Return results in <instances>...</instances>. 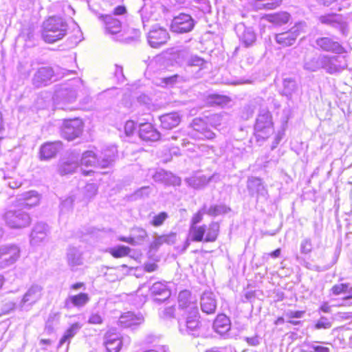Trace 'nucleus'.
<instances>
[{"mask_svg": "<svg viewBox=\"0 0 352 352\" xmlns=\"http://www.w3.org/2000/svg\"><path fill=\"white\" fill-rule=\"evenodd\" d=\"M194 25V21L190 15L180 14L174 17L170 28L173 32L183 34L190 32Z\"/></svg>", "mask_w": 352, "mask_h": 352, "instance_id": "nucleus-17", "label": "nucleus"}, {"mask_svg": "<svg viewBox=\"0 0 352 352\" xmlns=\"http://www.w3.org/2000/svg\"><path fill=\"white\" fill-rule=\"evenodd\" d=\"M319 21L324 25L338 29L343 35L348 32V25L342 15L338 14H327L320 16Z\"/></svg>", "mask_w": 352, "mask_h": 352, "instance_id": "nucleus-11", "label": "nucleus"}, {"mask_svg": "<svg viewBox=\"0 0 352 352\" xmlns=\"http://www.w3.org/2000/svg\"><path fill=\"white\" fill-rule=\"evenodd\" d=\"M176 241V234L171 232L168 234L156 236L154 241L151 243L150 248L157 250L162 244L166 243L171 245L175 243Z\"/></svg>", "mask_w": 352, "mask_h": 352, "instance_id": "nucleus-37", "label": "nucleus"}, {"mask_svg": "<svg viewBox=\"0 0 352 352\" xmlns=\"http://www.w3.org/2000/svg\"><path fill=\"white\" fill-rule=\"evenodd\" d=\"M179 307L183 309H187L188 313L192 312L195 309H198L196 303L191 300L190 292L188 290H184L179 292L178 296Z\"/></svg>", "mask_w": 352, "mask_h": 352, "instance_id": "nucleus-32", "label": "nucleus"}, {"mask_svg": "<svg viewBox=\"0 0 352 352\" xmlns=\"http://www.w3.org/2000/svg\"><path fill=\"white\" fill-rule=\"evenodd\" d=\"M170 36L165 28L155 25L148 32L147 40L151 47L158 48L165 45Z\"/></svg>", "mask_w": 352, "mask_h": 352, "instance_id": "nucleus-13", "label": "nucleus"}, {"mask_svg": "<svg viewBox=\"0 0 352 352\" xmlns=\"http://www.w3.org/2000/svg\"><path fill=\"white\" fill-rule=\"evenodd\" d=\"M187 64L188 65L191 67L195 66L202 68L206 64V61L202 58L198 56H191L188 58Z\"/></svg>", "mask_w": 352, "mask_h": 352, "instance_id": "nucleus-53", "label": "nucleus"}, {"mask_svg": "<svg viewBox=\"0 0 352 352\" xmlns=\"http://www.w3.org/2000/svg\"><path fill=\"white\" fill-rule=\"evenodd\" d=\"M347 67L346 60L342 56L324 55L323 69L331 74L340 73Z\"/></svg>", "mask_w": 352, "mask_h": 352, "instance_id": "nucleus-14", "label": "nucleus"}, {"mask_svg": "<svg viewBox=\"0 0 352 352\" xmlns=\"http://www.w3.org/2000/svg\"><path fill=\"white\" fill-rule=\"evenodd\" d=\"M255 135L258 139L265 140L274 132L272 118L265 109L260 110L254 125Z\"/></svg>", "mask_w": 352, "mask_h": 352, "instance_id": "nucleus-5", "label": "nucleus"}, {"mask_svg": "<svg viewBox=\"0 0 352 352\" xmlns=\"http://www.w3.org/2000/svg\"><path fill=\"white\" fill-rule=\"evenodd\" d=\"M135 240L143 241L147 236V232L141 228H135L133 230Z\"/></svg>", "mask_w": 352, "mask_h": 352, "instance_id": "nucleus-57", "label": "nucleus"}, {"mask_svg": "<svg viewBox=\"0 0 352 352\" xmlns=\"http://www.w3.org/2000/svg\"><path fill=\"white\" fill-rule=\"evenodd\" d=\"M117 154V148L113 145L106 147L100 155L94 151L89 150V166L101 168L109 167L115 162Z\"/></svg>", "mask_w": 352, "mask_h": 352, "instance_id": "nucleus-4", "label": "nucleus"}, {"mask_svg": "<svg viewBox=\"0 0 352 352\" xmlns=\"http://www.w3.org/2000/svg\"><path fill=\"white\" fill-rule=\"evenodd\" d=\"M150 291L154 296L153 300L157 302H164L170 296V292L167 286L161 282L154 283L150 288Z\"/></svg>", "mask_w": 352, "mask_h": 352, "instance_id": "nucleus-25", "label": "nucleus"}, {"mask_svg": "<svg viewBox=\"0 0 352 352\" xmlns=\"http://www.w3.org/2000/svg\"><path fill=\"white\" fill-rule=\"evenodd\" d=\"M206 214L203 208L198 211L192 218L191 219V225L190 226H196L197 223L201 221L203 218V214Z\"/></svg>", "mask_w": 352, "mask_h": 352, "instance_id": "nucleus-60", "label": "nucleus"}, {"mask_svg": "<svg viewBox=\"0 0 352 352\" xmlns=\"http://www.w3.org/2000/svg\"><path fill=\"white\" fill-rule=\"evenodd\" d=\"M235 31L241 42L245 46H252L256 40V35L252 28L246 27L244 23H239L235 26Z\"/></svg>", "mask_w": 352, "mask_h": 352, "instance_id": "nucleus-20", "label": "nucleus"}, {"mask_svg": "<svg viewBox=\"0 0 352 352\" xmlns=\"http://www.w3.org/2000/svg\"><path fill=\"white\" fill-rule=\"evenodd\" d=\"M77 97L76 87H62L55 91L54 101L60 109H65L62 104H69L74 102Z\"/></svg>", "mask_w": 352, "mask_h": 352, "instance_id": "nucleus-12", "label": "nucleus"}, {"mask_svg": "<svg viewBox=\"0 0 352 352\" xmlns=\"http://www.w3.org/2000/svg\"><path fill=\"white\" fill-rule=\"evenodd\" d=\"M204 212L210 216L217 217L221 214H226L230 211V208L225 204L212 205L208 209L206 206L203 207Z\"/></svg>", "mask_w": 352, "mask_h": 352, "instance_id": "nucleus-40", "label": "nucleus"}, {"mask_svg": "<svg viewBox=\"0 0 352 352\" xmlns=\"http://www.w3.org/2000/svg\"><path fill=\"white\" fill-rule=\"evenodd\" d=\"M331 322L325 317H321L315 324V329H329L331 327Z\"/></svg>", "mask_w": 352, "mask_h": 352, "instance_id": "nucleus-56", "label": "nucleus"}, {"mask_svg": "<svg viewBox=\"0 0 352 352\" xmlns=\"http://www.w3.org/2000/svg\"><path fill=\"white\" fill-rule=\"evenodd\" d=\"M324 67V55H319L307 60L304 68L310 72H316Z\"/></svg>", "mask_w": 352, "mask_h": 352, "instance_id": "nucleus-38", "label": "nucleus"}, {"mask_svg": "<svg viewBox=\"0 0 352 352\" xmlns=\"http://www.w3.org/2000/svg\"><path fill=\"white\" fill-rule=\"evenodd\" d=\"M213 329L221 336L226 334L230 329V319L224 314L218 315L213 322Z\"/></svg>", "mask_w": 352, "mask_h": 352, "instance_id": "nucleus-33", "label": "nucleus"}, {"mask_svg": "<svg viewBox=\"0 0 352 352\" xmlns=\"http://www.w3.org/2000/svg\"><path fill=\"white\" fill-rule=\"evenodd\" d=\"M87 300V294L85 293L69 296L65 300V307L67 309H70L74 307H80L86 304Z\"/></svg>", "mask_w": 352, "mask_h": 352, "instance_id": "nucleus-34", "label": "nucleus"}, {"mask_svg": "<svg viewBox=\"0 0 352 352\" xmlns=\"http://www.w3.org/2000/svg\"><path fill=\"white\" fill-rule=\"evenodd\" d=\"M219 232V225L217 222H212L207 230L205 242H214L217 240Z\"/></svg>", "mask_w": 352, "mask_h": 352, "instance_id": "nucleus-45", "label": "nucleus"}, {"mask_svg": "<svg viewBox=\"0 0 352 352\" xmlns=\"http://www.w3.org/2000/svg\"><path fill=\"white\" fill-rule=\"evenodd\" d=\"M216 175L207 177L205 175L194 176L186 179L188 185L195 189H200L206 186L209 182L214 179Z\"/></svg>", "mask_w": 352, "mask_h": 352, "instance_id": "nucleus-36", "label": "nucleus"}, {"mask_svg": "<svg viewBox=\"0 0 352 352\" xmlns=\"http://www.w3.org/2000/svg\"><path fill=\"white\" fill-rule=\"evenodd\" d=\"M245 340L249 345L253 346H258L260 344V339L257 336L253 337H245Z\"/></svg>", "mask_w": 352, "mask_h": 352, "instance_id": "nucleus-62", "label": "nucleus"}, {"mask_svg": "<svg viewBox=\"0 0 352 352\" xmlns=\"http://www.w3.org/2000/svg\"><path fill=\"white\" fill-rule=\"evenodd\" d=\"M74 199L72 197H69L61 201L60 204V212H67L72 209Z\"/></svg>", "mask_w": 352, "mask_h": 352, "instance_id": "nucleus-54", "label": "nucleus"}, {"mask_svg": "<svg viewBox=\"0 0 352 352\" xmlns=\"http://www.w3.org/2000/svg\"><path fill=\"white\" fill-rule=\"evenodd\" d=\"M144 320L142 316L135 315L134 313L129 311L122 314L119 319V323L121 327L124 328L132 327L140 324Z\"/></svg>", "mask_w": 352, "mask_h": 352, "instance_id": "nucleus-27", "label": "nucleus"}, {"mask_svg": "<svg viewBox=\"0 0 352 352\" xmlns=\"http://www.w3.org/2000/svg\"><path fill=\"white\" fill-rule=\"evenodd\" d=\"M53 76L54 71L52 67H40L33 76L32 83L36 87L45 86L50 81Z\"/></svg>", "mask_w": 352, "mask_h": 352, "instance_id": "nucleus-21", "label": "nucleus"}, {"mask_svg": "<svg viewBox=\"0 0 352 352\" xmlns=\"http://www.w3.org/2000/svg\"><path fill=\"white\" fill-rule=\"evenodd\" d=\"M5 179H9V181L7 183V185L12 189L17 188L21 185V182L11 177H4Z\"/></svg>", "mask_w": 352, "mask_h": 352, "instance_id": "nucleus-61", "label": "nucleus"}, {"mask_svg": "<svg viewBox=\"0 0 352 352\" xmlns=\"http://www.w3.org/2000/svg\"><path fill=\"white\" fill-rule=\"evenodd\" d=\"M6 225L12 229H23L28 227L32 221L29 213L23 210H10L4 214Z\"/></svg>", "mask_w": 352, "mask_h": 352, "instance_id": "nucleus-6", "label": "nucleus"}, {"mask_svg": "<svg viewBox=\"0 0 352 352\" xmlns=\"http://www.w3.org/2000/svg\"><path fill=\"white\" fill-rule=\"evenodd\" d=\"M40 195L35 190L25 192L21 195L19 201L21 204L29 208L37 206L40 202Z\"/></svg>", "mask_w": 352, "mask_h": 352, "instance_id": "nucleus-31", "label": "nucleus"}, {"mask_svg": "<svg viewBox=\"0 0 352 352\" xmlns=\"http://www.w3.org/2000/svg\"><path fill=\"white\" fill-rule=\"evenodd\" d=\"M116 70L114 72V75L116 78L118 79L120 82H123L124 80V76L123 74V69L122 67H119L118 65H116Z\"/></svg>", "mask_w": 352, "mask_h": 352, "instance_id": "nucleus-63", "label": "nucleus"}, {"mask_svg": "<svg viewBox=\"0 0 352 352\" xmlns=\"http://www.w3.org/2000/svg\"><path fill=\"white\" fill-rule=\"evenodd\" d=\"M21 256L20 248L13 243L0 245V270L14 265Z\"/></svg>", "mask_w": 352, "mask_h": 352, "instance_id": "nucleus-7", "label": "nucleus"}, {"mask_svg": "<svg viewBox=\"0 0 352 352\" xmlns=\"http://www.w3.org/2000/svg\"><path fill=\"white\" fill-rule=\"evenodd\" d=\"M68 25L63 19L50 17L43 25L42 37L46 43H53L67 34Z\"/></svg>", "mask_w": 352, "mask_h": 352, "instance_id": "nucleus-1", "label": "nucleus"}, {"mask_svg": "<svg viewBox=\"0 0 352 352\" xmlns=\"http://www.w3.org/2000/svg\"><path fill=\"white\" fill-rule=\"evenodd\" d=\"M201 134L203 136L202 138H204L209 140L214 138L215 136L214 133L212 132L210 129H208V126H206L205 129H204Z\"/></svg>", "mask_w": 352, "mask_h": 352, "instance_id": "nucleus-64", "label": "nucleus"}, {"mask_svg": "<svg viewBox=\"0 0 352 352\" xmlns=\"http://www.w3.org/2000/svg\"><path fill=\"white\" fill-rule=\"evenodd\" d=\"M131 248L124 245H118L111 248L109 252L115 258H120L129 255Z\"/></svg>", "mask_w": 352, "mask_h": 352, "instance_id": "nucleus-47", "label": "nucleus"}, {"mask_svg": "<svg viewBox=\"0 0 352 352\" xmlns=\"http://www.w3.org/2000/svg\"><path fill=\"white\" fill-rule=\"evenodd\" d=\"M139 136L144 141H157L160 138V133L153 128L150 123H144L140 125Z\"/></svg>", "mask_w": 352, "mask_h": 352, "instance_id": "nucleus-26", "label": "nucleus"}, {"mask_svg": "<svg viewBox=\"0 0 352 352\" xmlns=\"http://www.w3.org/2000/svg\"><path fill=\"white\" fill-rule=\"evenodd\" d=\"M331 292L336 296L340 294H348L343 298V300L350 305H352V286L350 283H340L334 285L331 288Z\"/></svg>", "mask_w": 352, "mask_h": 352, "instance_id": "nucleus-30", "label": "nucleus"}, {"mask_svg": "<svg viewBox=\"0 0 352 352\" xmlns=\"http://www.w3.org/2000/svg\"><path fill=\"white\" fill-rule=\"evenodd\" d=\"M226 118L221 114H213L211 115L208 118V122L210 125L212 126L217 128L220 126L222 124L225 123Z\"/></svg>", "mask_w": 352, "mask_h": 352, "instance_id": "nucleus-50", "label": "nucleus"}, {"mask_svg": "<svg viewBox=\"0 0 352 352\" xmlns=\"http://www.w3.org/2000/svg\"><path fill=\"white\" fill-rule=\"evenodd\" d=\"M304 24L302 23L296 24L289 30L275 35L276 42L283 47L294 44L298 36L302 32Z\"/></svg>", "mask_w": 352, "mask_h": 352, "instance_id": "nucleus-10", "label": "nucleus"}, {"mask_svg": "<svg viewBox=\"0 0 352 352\" xmlns=\"http://www.w3.org/2000/svg\"><path fill=\"white\" fill-rule=\"evenodd\" d=\"M313 245L311 239L305 238L302 240L300 245V250L302 254H307L311 252Z\"/></svg>", "mask_w": 352, "mask_h": 352, "instance_id": "nucleus-52", "label": "nucleus"}, {"mask_svg": "<svg viewBox=\"0 0 352 352\" xmlns=\"http://www.w3.org/2000/svg\"><path fill=\"white\" fill-rule=\"evenodd\" d=\"M184 81V79L182 76L175 74L171 76L165 77L162 79V82L165 84L166 86L173 87L177 82H181Z\"/></svg>", "mask_w": 352, "mask_h": 352, "instance_id": "nucleus-51", "label": "nucleus"}, {"mask_svg": "<svg viewBox=\"0 0 352 352\" xmlns=\"http://www.w3.org/2000/svg\"><path fill=\"white\" fill-rule=\"evenodd\" d=\"M59 320V316L58 314H50L46 321L44 329L45 333L51 335L55 331V327L57 326Z\"/></svg>", "mask_w": 352, "mask_h": 352, "instance_id": "nucleus-41", "label": "nucleus"}, {"mask_svg": "<svg viewBox=\"0 0 352 352\" xmlns=\"http://www.w3.org/2000/svg\"><path fill=\"white\" fill-rule=\"evenodd\" d=\"M192 126L195 131L201 133L207 126L206 122L202 119L195 118L192 122Z\"/></svg>", "mask_w": 352, "mask_h": 352, "instance_id": "nucleus-55", "label": "nucleus"}, {"mask_svg": "<svg viewBox=\"0 0 352 352\" xmlns=\"http://www.w3.org/2000/svg\"><path fill=\"white\" fill-rule=\"evenodd\" d=\"M50 234V227L43 222L36 223L32 228L30 236L31 245L37 246L44 243Z\"/></svg>", "mask_w": 352, "mask_h": 352, "instance_id": "nucleus-19", "label": "nucleus"}, {"mask_svg": "<svg viewBox=\"0 0 352 352\" xmlns=\"http://www.w3.org/2000/svg\"><path fill=\"white\" fill-rule=\"evenodd\" d=\"M247 188L250 195L256 196L257 199L267 200L269 197L267 189L259 177H249L247 181Z\"/></svg>", "mask_w": 352, "mask_h": 352, "instance_id": "nucleus-15", "label": "nucleus"}, {"mask_svg": "<svg viewBox=\"0 0 352 352\" xmlns=\"http://www.w3.org/2000/svg\"><path fill=\"white\" fill-rule=\"evenodd\" d=\"M129 337L120 336L115 329H110L104 336V343L108 352H118L122 344H129Z\"/></svg>", "mask_w": 352, "mask_h": 352, "instance_id": "nucleus-9", "label": "nucleus"}, {"mask_svg": "<svg viewBox=\"0 0 352 352\" xmlns=\"http://www.w3.org/2000/svg\"><path fill=\"white\" fill-rule=\"evenodd\" d=\"M153 179L156 182L162 183L166 185H176L179 184L180 182L177 177L163 169L156 171V173L153 175Z\"/></svg>", "mask_w": 352, "mask_h": 352, "instance_id": "nucleus-29", "label": "nucleus"}, {"mask_svg": "<svg viewBox=\"0 0 352 352\" xmlns=\"http://www.w3.org/2000/svg\"><path fill=\"white\" fill-rule=\"evenodd\" d=\"M127 17L126 8L124 6H118L114 8L113 14L102 15L100 18L104 23L106 32L116 34L121 31L122 24Z\"/></svg>", "mask_w": 352, "mask_h": 352, "instance_id": "nucleus-3", "label": "nucleus"}, {"mask_svg": "<svg viewBox=\"0 0 352 352\" xmlns=\"http://www.w3.org/2000/svg\"><path fill=\"white\" fill-rule=\"evenodd\" d=\"M88 166V151H84L80 157V153L71 151L67 157L60 158L57 164V172L60 175L72 174L80 166Z\"/></svg>", "mask_w": 352, "mask_h": 352, "instance_id": "nucleus-2", "label": "nucleus"}, {"mask_svg": "<svg viewBox=\"0 0 352 352\" xmlns=\"http://www.w3.org/2000/svg\"><path fill=\"white\" fill-rule=\"evenodd\" d=\"M160 120L163 129L170 130L179 125L181 116L177 112H171L162 115L160 117Z\"/></svg>", "mask_w": 352, "mask_h": 352, "instance_id": "nucleus-28", "label": "nucleus"}, {"mask_svg": "<svg viewBox=\"0 0 352 352\" xmlns=\"http://www.w3.org/2000/svg\"><path fill=\"white\" fill-rule=\"evenodd\" d=\"M198 309H195L192 312H189L184 322H179V329L182 334H188L194 337H198L200 333Z\"/></svg>", "mask_w": 352, "mask_h": 352, "instance_id": "nucleus-8", "label": "nucleus"}, {"mask_svg": "<svg viewBox=\"0 0 352 352\" xmlns=\"http://www.w3.org/2000/svg\"><path fill=\"white\" fill-rule=\"evenodd\" d=\"M283 94L287 97H292L293 94L297 93L298 87L296 81L292 78H286L283 81Z\"/></svg>", "mask_w": 352, "mask_h": 352, "instance_id": "nucleus-39", "label": "nucleus"}, {"mask_svg": "<svg viewBox=\"0 0 352 352\" xmlns=\"http://www.w3.org/2000/svg\"><path fill=\"white\" fill-rule=\"evenodd\" d=\"M282 0H256L257 9L273 10L280 5Z\"/></svg>", "mask_w": 352, "mask_h": 352, "instance_id": "nucleus-46", "label": "nucleus"}, {"mask_svg": "<svg viewBox=\"0 0 352 352\" xmlns=\"http://www.w3.org/2000/svg\"><path fill=\"white\" fill-rule=\"evenodd\" d=\"M289 14L286 12H281L267 16V20L276 25H282L288 22Z\"/></svg>", "mask_w": 352, "mask_h": 352, "instance_id": "nucleus-43", "label": "nucleus"}, {"mask_svg": "<svg viewBox=\"0 0 352 352\" xmlns=\"http://www.w3.org/2000/svg\"><path fill=\"white\" fill-rule=\"evenodd\" d=\"M82 133V122L80 119L67 120L61 129V136L72 141Z\"/></svg>", "mask_w": 352, "mask_h": 352, "instance_id": "nucleus-16", "label": "nucleus"}, {"mask_svg": "<svg viewBox=\"0 0 352 352\" xmlns=\"http://www.w3.org/2000/svg\"><path fill=\"white\" fill-rule=\"evenodd\" d=\"M201 311L207 314H214L217 309V299L211 292H204L200 298Z\"/></svg>", "mask_w": 352, "mask_h": 352, "instance_id": "nucleus-22", "label": "nucleus"}, {"mask_svg": "<svg viewBox=\"0 0 352 352\" xmlns=\"http://www.w3.org/2000/svg\"><path fill=\"white\" fill-rule=\"evenodd\" d=\"M62 148L60 141L47 142L41 146L40 148V158L41 160H48L54 157Z\"/></svg>", "mask_w": 352, "mask_h": 352, "instance_id": "nucleus-23", "label": "nucleus"}, {"mask_svg": "<svg viewBox=\"0 0 352 352\" xmlns=\"http://www.w3.org/2000/svg\"><path fill=\"white\" fill-rule=\"evenodd\" d=\"M135 129V122L132 120H128L124 125V132L127 136L132 135Z\"/></svg>", "mask_w": 352, "mask_h": 352, "instance_id": "nucleus-59", "label": "nucleus"}, {"mask_svg": "<svg viewBox=\"0 0 352 352\" xmlns=\"http://www.w3.org/2000/svg\"><path fill=\"white\" fill-rule=\"evenodd\" d=\"M208 100L209 102H210L211 104L221 106L226 104L230 102V99L228 97L218 94H212L210 96Z\"/></svg>", "mask_w": 352, "mask_h": 352, "instance_id": "nucleus-49", "label": "nucleus"}, {"mask_svg": "<svg viewBox=\"0 0 352 352\" xmlns=\"http://www.w3.org/2000/svg\"><path fill=\"white\" fill-rule=\"evenodd\" d=\"M316 43L323 51L338 54H341L344 52V48L338 41H335L329 37L318 38L316 39Z\"/></svg>", "mask_w": 352, "mask_h": 352, "instance_id": "nucleus-24", "label": "nucleus"}, {"mask_svg": "<svg viewBox=\"0 0 352 352\" xmlns=\"http://www.w3.org/2000/svg\"><path fill=\"white\" fill-rule=\"evenodd\" d=\"M168 215L166 212H160L159 214L153 217L151 224L154 226H160L164 223Z\"/></svg>", "mask_w": 352, "mask_h": 352, "instance_id": "nucleus-58", "label": "nucleus"}, {"mask_svg": "<svg viewBox=\"0 0 352 352\" xmlns=\"http://www.w3.org/2000/svg\"><path fill=\"white\" fill-rule=\"evenodd\" d=\"M206 232V226L205 225L201 226H193L190 227V234L193 241H204V236Z\"/></svg>", "mask_w": 352, "mask_h": 352, "instance_id": "nucleus-42", "label": "nucleus"}, {"mask_svg": "<svg viewBox=\"0 0 352 352\" xmlns=\"http://www.w3.org/2000/svg\"><path fill=\"white\" fill-rule=\"evenodd\" d=\"M67 260L69 266L74 270L76 267L82 264L81 252L76 248H69L67 253Z\"/></svg>", "mask_w": 352, "mask_h": 352, "instance_id": "nucleus-35", "label": "nucleus"}, {"mask_svg": "<svg viewBox=\"0 0 352 352\" xmlns=\"http://www.w3.org/2000/svg\"><path fill=\"white\" fill-rule=\"evenodd\" d=\"M151 191L152 190L150 186H143L135 190V192L130 196V198L131 200L146 198L149 196Z\"/></svg>", "mask_w": 352, "mask_h": 352, "instance_id": "nucleus-48", "label": "nucleus"}, {"mask_svg": "<svg viewBox=\"0 0 352 352\" xmlns=\"http://www.w3.org/2000/svg\"><path fill=\"white\" fill-rule=\"evenodd\" d=\"M43 288L38 284L31 285L23 294L19 306L23 308L25 306H32L37 302L43 296Z\"/></svg>", "mask_w": 352, "mask_h": 352, "instance_id": "nucleus-18", "label": "nucleus"}, {"mask_svg": "<svg viewBox=\"0 0 352 352\" xmlns=\"http://www.w3.org/2000/svg\"><path fill=\"white\" fill-rule=\"evenodd\" d=\"M80 327L78 323L73 324L65 333L62 338L60 339L58 344V347H60L65 342L68 344L70 340L76 334L80 329Z\"/></svg>", "mask_w": 352, "mask_h": 352, "instance_id": "nucleus-44", "label": "nucleus"}]
</instances>
